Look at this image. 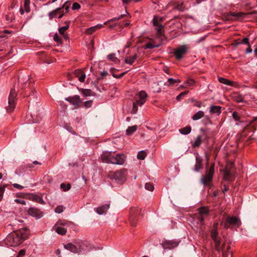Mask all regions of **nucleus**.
Wrapping results in <instances>:
<instances>
[{
  "mask_svg": "<svg viewBox=\"0 0 257 257\" xmlns=\"http://www.w3.org/2000/svg\"><path fill=\"white\" fill-rule=\"evenodd\" d=\"M76 77H78L79 80L82 82L84 81L85 79V74L81 70H76L74 73Z\"/></svg>",
  "mask_w": 257,
  "mask_h": 257,
  "instance_id": "nucleus-18",
  "label": "nucleus"
},
{
  "mask_svg": "<svg viewBox=\"0 0 257 257\" xmlns=\"http://www.w3.org/2000/svg\"><path fill=\"white\" fill-rule=\"evenodd\" d=\"M139 105V103H137V101L134 102L133 103V106L132 109V112L134 113H136L138 110V106Z\"/></svg>",
  "mask_w": 257,
  "mask_h": 257,
  "instance_id": "nucleus-44",
  "label": "nucleus"
},
{
  "mask_svg": "<svg viewBox=\"0 0 257 257\" xmlns=\"http://www.w3.org/2000/svg\"><path fill=\"white\" fill-rule=\"evenodd\" d=\"M54 40L55 42L57 43H59L60 44L62 43L61 38L57 33H56L54 36Z\"/></svg>",
  "mask_w": 257,
  "mask_h": 257,
  "instance_id": "nucleus-49",
  "label": "nucleus"
},
{
  "mask_svg": "<svg viewBox=\"0 0 257 257\" xmlns=\"http://www.w3.org/2000/svg\"><path fill=\"white\" fill-rule=\"evenodd\" d=\"M6 186H1L0 185V200L2 199V197L3 196V194L4 193L5 190Z\"/></svg>",
  "mask_w": 257,
  "mask_h": 257,
  "instance_id": "nucleus-52",
  "label": "nucleus"
},
{
  "mask_svg": "<svg viewBox=\"0 0 257 257\" xmlns=\"http://www.w3.org/2000/svg\"><path fill=\"white\" fill-rule=\"evenodd\" d=\"M188 48L185 45H182L177 48L174 52V55L177 59H181L183 56L186 53Z\"/></svg>",
  "mask_w": 257,
  "mask_h": 257,
  "instance_id": "nucleus-11",
  "label": "nucleus"
},
{
  "mask_svg": "<svg viewBox=\"0 0 257 257\" xmlns=\"http://www.w3.org/2000/svg\"><path fill=\"white\" fill-rule=\"evenodd\" d=\"M60 187L64 191H66L70 189L71 184L70 183H68L66 185L65 183H62L60 185Z\"/></svg>",
  "mask_w": 257,
  "mask_h": 257,
  "instance_id": "nucleus-37",
  "label": "nucleus"
},
{
  "mask_svg": "<svg viewBox=\"0 0 257 257\" xmlns=\"http://www.w3.org/2000/svg\"><path fill=\"white\" fill-rule=\"evenodd\" d=\"M145 49H152L155 47V46L151 43H148L145 46Z\"/></svg>",
  "mask_w": 257,
  "mask_h": 257,
  "instance_id": "nucleus-53",
  "label": "nucleus"
},
{
  "mask_svg": "<svg viewBox=\"0 0 257 257\" xmlns=\"http://www.w3.org/2000/svg\"><path fill=\"white\" fill-rule=\"evenodd\" d=\"M232 117L236 121H239L240 120V117L238 114V113L236 111H234L232 113Z\"/></svg>",
  "mask_w": 257,
  "mask_h": 257,
  "instance_id": "nucleus-48",
  "label": "nucleus"
},
{
  "mask_svg": "<svg viewBox=\"0 0 257 257\" xmlns=\"http://www.w3.org/2000/svg\"><path fill=\"white\" fill-rule=\"evenodd\" d=\"M67 224V222L66 221H59L57 222L58 225H66Z\"/></svg>",
  "mask_w": 257,
  "mask_h": 257,
  "instance_id": "nucleus-62",
  "label": "nucleus"
},
{
  "mask_svg": "<svg viewBox=\"0 0 257 257\" xmlns=\"http://www.w3.org/2000/svg\"><path fill=\"white\" fill-rule=\"evenodd\" d=\"M92 102V100L86 101L84 102V106L86 107H90L91 106Z\"/></svg>",
  "mask_w": 257,
  "mask_h": 257,
  "instance_id": "nucleus-57",
  "label": "nucleus"
},
{
  "mask_svg": "<svg viewBox=\"0 0 257 257\" xmlns=\"http://www.w3.org/2000/svg\"><path fill=\"white\" fill-rule=\"evenodd\" d=\"M82 244L83 242L81 240H79L76 242L75 244L72 243H68L64 245V248L72 252L76 253L81 252L83 249Z\"/></svg>",
  "mask_w": 257,
  "mask_h": 257,
  "instance_id": "nucleus-4",
  "label": "nucleus"
},
{
  "mask_svg": "<svg viewBox=\"0 0 257 257\" xmlns=\"http://www.w3.org/2000/svg\"><path fill=\"white\" fill-rule=\"evenodd\" d=\"M231 97L234 101L237 103L244 101L243 96L237 92L233 93L231 95Z\"/></svg>",
  "mask_w": 257,
  "mask_h": 257,
  "instance_id": "nucleus-19",
  "label": "nucleus"
},
{
  "mask_svg": "<svg viewBox=\"0 0 257 257\" xmlns=\"http://www.w3.org/2000/svg\"><path fill=\"white\" fill-rule=\"evenodd\" d=\"M80 8V5L77 3H73L72 9L73 10H79Z\"/></svg>",
  "mask_w": 257,
  "mask_h": 257,
  "instance_id": "nucleus-54",
  "label": "nucleus"
},
{
  "mask_svg": "<svg viewBox=\"0 0 257 257\" xmlns=\"http://www.w3.org/2000/svg\"><path fill=\"white\" fill-rule=\"evenodd\" d=\"M204 116V112L203 111L200 110L198 111L197 113H195L193 116L192 119L194 120H198L201 118H202Z\"/></svg>",
  "mask_w": 257,
  "mask_h": 257,
  "instance_id": "nucleus-29",
  "label": "nucleus"
},
{
  "mask_svg": "<svg viewBox=\"0 0 257 257\" xmlns=\"http://www.w3.org/2000/svg\"><path fill=\"white\" fill-rule=\"evenodd\" d=\"M109 208V204H104L100 207L95 209L96 212L99 215L105 213Z\"/></svg>",
  "mask_w": 257,
  "mask_h": 257,
  "instance_id": "nucleus-20",
  "label": "nucleus"
},
{
  "mask_svg": "<svg viewBox=\"0 0 257 257\" xmlns=\"http://www.w3.org/2000/svg\"><path fill=\"white\" fill-rule=\"evenodd\" d=\"M65 100L76 107H78L81 102V99L80 96L77 95L65 98Z\"/></svg>",
  "mask_w": 257,
  "mask_h": 257,
  "instance_id": "nucleus-13",
  "label": "nucleus"
},
{
  "mask_svg": "<svg viewBox=\"0 0 257 257\" xmlns=\"http://www.w3.org/2000/svg\"><path fill=\"white\" fill-rule=\"evenodd\" d=\"M199 213L201 215L207 216L209 212V210L206 207H202L198 209Z\"/></svg>",
  "mask_w": 257,
  "mask_h": 257,
  "instance_id": "nucleus-31",
  "label": "nucleus"
},
{
  "mask_svg": "<svg viewBox=\"0 0 257 257\" xmlns=\"http://www.w3.org/2000/svg\"><path fill=\"white\" fill-rule=\"evenodd\" d=\"M30 0H25L24 7L27 12H30Z\"/></svg>",
  "mask_w": 257,
  "mask_h": 257,
  "instance_id": "nucleus-40",
  "label": "nucleus"
},
{
  "mask_svg": "<svg viewBox=\"0 0 257 257\" xmlns=\"http://www.w3.org/2000/svg\"><path fill=\"white\" fill-rule=\"evenodd\" d=\"M14 187L16 188H17V189H22L24 188V187L21 185H19L18 184H17V183H14L13 184Z\"/></svg>",
  "mask_w": 257,
  "mask_h": 257,
  "instance_id": "nucleus-58",
  "label": "nucleus"
},
{
  "mask_svg": "<svg viewBox=\"0 0 257 257\" xmlns=\"http://www.w3.org/2000/svg\"><path fill=\"white\" fill-rule=\"evenodd\" d=\"M103 27V25L98 24L95 26L91 27L89 28L86 29V33L87 34H92L94 32H95L97 30Z\"/></svg>",
  "mask_w": 257,
  "mask_h": 257,
  "instance_id": "nucleus-23",
  "label": "nucleus"
},
{
  "mask_svg": "<svg viewBox=\"0 0 257 257\" xmlns=\"http://www.w3.org/2000/svg\"><path fill=\"white\" fill-rule=\"evenodd\" d=\"M15 202L17 203L21 204L23 205H25L26 204V201L24 200H20L19 199H16L15 200Z\"/></svg>",
  "mask_w": 257,
  "mask_h": 257,
  "instance_id": "nucleus-55",
  "label": "nucleus"
},
{
  "mask_svg": "<svg viewBox=\"0 0 257 257\" xmlns=\"http://www.w3.org/2000/svg\"><path fill=\"white\" fill-rule=\"evenodd\" d=\"M179 131L181 134L183 135H188L191 131V127L190 126H187L184 128L180 129Z\"/></svg>",
  "mask_w": 257,
  "mask_h": 257,
  "instance_id": "nucleus-30",
  "label": "nucleus"
},
{
  "mask_svg": "<svg viewBox=\"0 0 257 257\" xmlns=\"http://www.w3.org/2000/svg\"><path fill=\"white\" fill-rule=\"evenodd\" d=\"M145 188L149 191H153L154 187V186L151 183H147L145 184Z\"/></svg>",
  "mask_w": 257,
  "mask_h": 257,
  "instance_id": "nucleus-42",
  "label": "nucleus"
},
{
  "mask_svg": "<svg viewBox=\"0 0 257 257\" xmlns=\"http://www.w3.org/2000/svg\"><path fill=\"white\" fill-rule=\"evenodd\" d=\"M168 81L169 83V85H173L174 84H175L176 82H180V80L174 79L170 78L168 79Z\"/></svg>",
  "mask_w": 257,
  "mask_h": 257,
  "instance_id": "nucleus-46",
  "label": "nucleus"
},
{
  "mask_svg": "<svg viewBox=\"0 0 257 257\" xmlns=\"http://www.w3.org/2000/svg\"><path fill=\"white\" fill-rule=\"evenodd\" d=\"M126 73H127V71H125V72L120 74L118 75H113V77L116 78H121L122 76H123Z\"/></svg>",
  "mask_w": 257,
  "mask_h": 257,
  "instance_id": "nucleus-59",
  "label": "nucleus"
},
{
  "mask_svg": "<svg viewBox=\"0 0 257 257\" xmlns=\"http://www.w3.org/2000/svg\"><path fill=\"white\" fill-rule=\"evenodd\" d=\"M127 176V170L125 169H122L116 171L109 172L108 177L111 180H114L116 183L122 184L126 181Z\"/></svg>",
  "mask_w": 257,
  "mask_h": 257,
  "instance_id": "nucleus-3",
  "label": "nucleus"
},
{
  "mask_svg": "<svg viewBox=\"0 0 257 257\" xmlns=\"http://www.w3.org/2000/svg\"><path fill=\"white\" fill-rule=\"evenodd\" d=\"M197 219H198V223L199 222V223H200V229H202V226L204 225V219L203 217V215H201L199 214L197 217Z\"/></svg>",
  "mask_w": 257,
  "mask_h": 257,
  "instance_id": "nucleus-36",
  "label": "nucleus"
},
{
  "mask_svg": "<svg viewBox=\"0 0 257 257\" xmlns=\"http://www.w3.org/2000/svg\"><path fill=\"white\" fill-rule=\"evenodd\" d=\"M137 125H133L131 126H129L128 128L126 131V134L127 136H130L132 135L133 133L136 131L137 129Z\"/></svg>",
  "mask_w": 257,
  "mask_h": 257,
  "instance_id": "nucleus-32",
  "label": "nucleus"
},
{
  "mask_svg": "<svg viewBox=\"0 0 257 257\" xmlns=\"http://www.w3.org/2000/svg\"><path fill=\"white\" fill-rule=\"evenodd\" d=\"M179 242L174 240H165L162 243L164 249H172L177 246Z\"/></svg>",
  "mask_w": 257,
  "mask_h": 257,
  "instance_id": "nucleus-12",
  "label": "nucleus"
},
{
  "mask_svg": "<svg viewBox=\"0 0 257 257\" xmlns=\"http://www.w3.org/2000/svg\"><path fill=\"white\" fill-rule=\"evenodd\" d=\"M214 172V164H212L205 176L202 178V182L204 184H207L212 181Z\"/></svg>",
  "mask_w": 257,
  "mask_h": 257,
  "instance_id": "nucleus-9",
  "label": "nucleus"
},
{
  "mask_svg": "<svg viewBox=\"0 0 257 257\" xmlns=\"http://www.w3.org/2000/svg\"><path fill=\"white\" fill-rule=\"evenodd\" d=\"M229 190V188L226 185H223V188L222 189V191L223 193H225V192H227Z\"/></svg>",
  "mask_w": 257,
  "mask_h": 257,
  "instance_id": "nucleus-63",
  "label": "nucleus"
},
{
  "mask_svg": "<svg viewBox=\"0 0 257 257\" xmlns=\"http://www.w3.org/2000/svg\"><path fill=\"white\" fill-rule=\"evenodd\" d=\"M25 254V250L22 249L19 251L18 256H19V257H20L21 256H24Z\"/></svg>",
  "mask_w": 257,
  "mask_h": 257,
  "instance_id": "nucleus-61",
  "label": "nucleus"
},
{
  "mask_svg": "<svg viewBox=\"0 0 257 257\" xmlns=\"http://www.w3.org/2000/svg\"><path fill=\"white\" fill-rule=\"evenodd\" d=\"M175 8L176 9L178 10L181 11H183V10H184L183 4V3H181V4L177 3V4H176V5H175Z\"/></svg>",
  "mask_w": 257,
  "mask_h": 257,
  "instance_id": "nucleus-45",
  "label": "nucleus"
},
{
  "mask_svg": "<svg viewBox=\"0 0 257 257\" xmlns=\"http://www.w3.org/2000/svg\"><path fill=\"white\" fill-rule=\"evenodd\" d=\"M137 58V54H134L133 56H131L130 57H127L125 59V62L127 64H129L130 65L132 64L135 61V60Z\"/></svg>",
  "mask_w": 257,
  "mask_h": 257,
  "instance_id": "nucleus-28",
  "label": "nucleus"
},
{
  "mask_svg": "<svg viewBox=\"0 0 257 257\" xmlns=\"http://www.w3.org/2000/svg\"><path fill=\"white\" fill-rule=\"evenodd\" d=\"M141 209L139 207H132L130 210L129 220L131 225L135 226L138 216L141 214Z\"/></svg>",
  "mask_w": 257,
  "mask_h": 257,
  "instance_id": "nucleus-7",
  "label": "nucleus"
},
{
  "mask_svg": "<svg viewBox=\"0 0 257 257\" xmlns=\"http://www.w3.org/2000/svg\"><path fill=\"white\" fill-rule=\"evenodd\" d=\"M57 233L61 235H64L66 233L67 229L64 227L57 226L55 229Z\"/></svg>",
  "mask_w": 257,
  "mask_h": 257,
  "instance_id": "nucleus-33",
  "label": "nucleus"
},
{
  "mask_svg": "<svg viewBox=\"0 0 257 257\" xmlns=\"http://www.w3.org/2000/svg\"><path fill=\"white\" fill-rule=\"evenodd\" d=\"M27 231V228H23L10 233L5 239V243L11 246L19 245L27 238L28 234Z\"/></svg>",
  "mask_w": 257,
  "mask_h": 257,
  "instance_id": "nucleus-1",
  "label": "nucleus"
},
{
  "mask_svg": "<svg viewBox=\"0 0 257 257\" xmlns=\"http://www.w3.org/2000/svg\"><path fill=\"white\" fill-rule=\"evenodd\" d=\"M202 142V139L201 136H198L195 140L194 143L192 144V147L193 148H197L200 146Z\"/></svg>",
  "mask_w": 257,
  "mask_h": 257,
  "instance_id": "nucleus-27",
  "label": "nucleus"
},
{
  "mask_svg": "<svg viewBox=\"0 0 257 257\" xmlns=\"http://www.w3.org/2000/svg\"><path fill=\"white\" fill-rule=\"evenodd\" d=\"M79 90L82 93L84 96H95V93L93 92L91 89H79Z\"/></svg>",
  "mask_w": 257,
  "mask_h": 257,
  "instance_id": "nucleus-22",
  "label": "nucleus"
},
{
  "mask_svg": "<svg viewBox=\"0 0 257 257\" xmlns=\"http://www.w3.org/2000/svg\"><path fill=\"white\" fill-rule=\"evenodd\" d=\"M196 162L195 165L194 170L195 171H198L202 168V161L200 158L197 157L196 158Z\"/></svg>",
  "mask_w": 257,
  "mask_h": 257,
  "instance_id": "nucleus-26",
  "label": "nucleus"
},
{
  "mask_svg": "<svg viewBox=\"0 0 257 257\" xmlns=\"http://www.w3.org/2000/svg\"><path fill=\"white\" fill-rule=\"evenodd\" d=\"M61 10V8H57V9H56L54 11H53L52 12H51L49 14V17L50 18H54L56 16L57 13L58 12H59V11Z\"/></svg>",
  "mask_w": 257,
  "mask_h": 257,
  "instance_id": "nucleus-39",
  "label": "nucleus"
},
{
  "mask_svg": "<svg viewBox=\"0 0 257 257\" xmlns=\"http://www.w3.org/2000/svg\"><path fill=\"white\" fill-rule=\"evenodd\" d=\"M100 159L104 163L121 165L125 161L126 156L123 154L113 155L110 153H105L101 156Z\"/></svg>",
  "mask_w": 257,
  "mask_h": 257,
  "instance_id": "nucleus-2",
  "label": "nucleus"
},
{
  "mask_svg": "<svg viewBox=\"0 0 257 257\" xmlns=\"http://www.w3.org/2000/svg\"><path fill=\"white\" fill-rule=\"evenodd\" d=\"M241 222L239 218L236 216H228L224 223V227L228 228L232 226L238 227Z\"/></svg>",
  "mask_w": 257,
  "mask_h": 257,
  "instance_id": "nucleus-8",
  "label": "nucleus"
},
{
  "mask_svg": "<svg viewBox=\"0 0 257 257\" xmlns=\"http://www.w3.org/2000/svg\"><path fill=\"white\" fill-rule=\"evenodd\" d=\"M238 41H240V44H244L247 45H249V39L248 38H244L242 40H240L238 39Z\"/></svg>",
  "mask_w": 257,
  "mask_h": 257,
  "instance_id": "nucleus-51",
  "label": "nucleus"
},
{
  "mask_svg": "<svg viewBox=\"0 0 257 257\" xmlns=\"http://www.w3.org/2000/svg\"><path fill=\"white\" fill-rule=\"evenodd\" d=\"M108 59L110 61L116 62L118 61L117 58L115 57V55L114 53H111L107 56Z\"/></svg>",
  "mask_w": 257,
  "mask_h": 257,
  "instance_id": "nucleus-41",
  "label": "nucleus"
},
{
  "mask_svg": "<svg viewBox=\"0 0 257 257\" xmlns=\"http://www.w3.org/2000/svg\"><path fill=\"white\" fill-rule=\"evenodd\" d=\"M218 223H216L213 225V228L211 232V236L212 239L213 240L215 248L217 250L219 251L221 250V247L220 246V239L217 236L218 232H217V227Z\"/></svg>",
  "mask_w": 257,
  "mask_h": 257,
  "instance_id": "nucleus-6",
  "label": "nucleus"
},
{
  "mask_svg": "<svg viewBox=\"0 0 257 257\" xmlns=\"http://www.w3.org/2000/svg\"><path fill=\"white\" fill-rule=\"evenodd\" d=\"M70 4L69 3V2H66L64 3V4L63 5V8L65 9V13H67L68 12V10H69V6H70Z\"/></svg>",
  "mask_w": 257,
  "mask_h": 257,
  "instance_id": "nucleus-50",
  "label": "nucleus"
},
{
  "mask_svg": "<svg viewBox=\"0 0 257 257\" xmlns=\"http://www.w3.org/2000/svg\"><path fill=\"white\" fill-rule=\"evenodd\" d=\"M189 92V91H184L182 93H181L179 95H178L177 97H176V99L178 100V101H180L181 99V98L183 96H184L185 95H186V94H187Z\"/></svg>",
  "mask_w": 257,
  "mask_h": 257,
  "instance_id": "nucleus-43",
  "label": "nucleus"
},
{
  "mask_svg": "<svg viewBox=\"0 0 257 257\" xmlns=\"http://www.w3.org/2000/svg\"><path fill=\"white\" fill-rule=\"evenodd\" d=\"M194 83L195 81L193 80L190 79H188L186 82V83L188 84L189 86L193 85L194 84Z\"/></svg>",
  "mask_w": 257,
  "mask_h": 257,
  "instance_id": "nucleus-56",
  "label": "nucleus"
},
{
  "mask_svg": "<svg viewBox=\"0 0 257 257\" xmlns=\"http://www.w3.org/2000/svg\"><path fill=\"white\" fill-rule=\"evenodd\" d=\"M28 213L29 215L40 218L43 216V213L38 208L31 207L29 209Z\"/></svg>",
  "mask_w": 257,
  "mask_h": 257,
  "instance_id": "nucleus-14",
  "label": "nucleus"
},
{
  "mask_svg": "<svg viewBox=\"0 0 257 257\" xmlns=\"http://www.w3.org/2000/svg\"><path fill=\"white\" fill-rule=\"evenodd\" d=\"M17 92L15 88L11 89L9 96V106L7 108L8 112H12L15 108V101L17 99Z\"/></svg>",
  "mask_w": 257,
  "mask_h": 257,
  "instance_id": "nucleus-5",
  "label": "nucleus"
},
{
  "mask_svg": "<svg viewBox=\"0 0 257 257\" xmlns=\"http://www.w3.org/2000/svg\"><path fill=\"white\" fill-rule=\"evenodd\" d=\"M218 81L219 82L226 84L227 85L229 86H234V82L232 81H231L230 80L225 79L223 77H218Z\"/></svg>",
  "mask_w": 257,
  "mask_h": 257,
  "instance_id": "nucleus-24",
  "label": "nucleus"
},
{
  "mask_svg": "<svg viewBox=\"0 0 257 257\" xmlns=\"http://www.w3.org/2000/svg\"><path fill=\"white\" fill-rule=\"evenodd\" d=\"M28 198L33 201H35L41 204H45V202L42 199V197L36 194H29Z\"/></svg>",
  "mask_w": 257,
  "mask_h": 257,
  "instance_id": "nucleus-16",
  "label": "nucleus"
},
{
  "mask_svg": "<svg viewBox=\"0 0 257 257\" xmlns=\"http://www.w3.org/2000/svg\"><path fill=\"white\" fill-rule=\"evenodd\" d=\"M153 25L156 27L155 30L157 31V36L158 38H161L164 36L163 26L159 24L158 17L155 16L153 19Z\"/></svg>",
  "mask_w": 257,
  "mask_h": 257,
  "instance_id": "nucleus-10",
  "label": "nucleus"
},
{
  "mask_svg": "<svg viewBox=\"0 0 257 257\" xmlns=\"http://www.w3.org/2000/svg\"><path fill=\"white\" fill-rule=\"evenodd\" d=\"M244 14L242 13H231L227 15V20H229V16H233V17H242Z\"/></svg>",
  "mask_w": 257,
  "mask_h": 257,
  "instance_id": "nucleus-38",
  "label": "nucleus"
},
{
  "mask_svg": "<svg viewBox=\"0 0 257 257\" xmlns=\"http://www.w3.org/2000/svg\"><path fill=\"white\" fill-rule=\"evenodd\" d=\"M69 22L68 21H67L65 22V23L67 24L66 26H64V27H62L60 28H59V33L61 35V34H64L65 33V32L68 29H69Z\"/></svg>",
  "mask_w": 257,
  "mask_h": 257,
  "instance_id": "nucleus-34",
  "label": "nucleus"
},
{
  "mask_svg": "<svg viewBox=\"0 0 257 257\" xmlns=\"http://www.w3.org/2000/svg\"><path fill=\"white\" fill-rule=\"evenodd\" d=\"M238 40H235L234 41V43L232 44L235 47H237L238 45H239L240 44V41L238 42Z\"/></svg>",
  "mask_w": 257,
  "mask_h": 257,
  "instance_id": "nucleus-64",
  "label": "nucleus"
},
{
  "mask_svg": "<svg viewBox=\"0 0 257 257\" xmlns=\"http://www.w3.org/2000/svg\"><path fill=\"white\" fill-rule=\"evenodd\" d=\"M221 107L219 106L212 105L210 108V112L211 114L217 113L218 114L221 113Z\"/></svg>",
  "mask_w": 257,
  "mask_h": 257,
  "instance_id": "nucleus-25",
  "label": "nucleus"
},
{
  "mask_svg": "<svg viewBox=\"0 0 257 257\" xmlns=\"http://www.w3.org/2000/svg\"><path fill=\"white\" fill-rule=\"evenodd\" d=\"M147 156V153L144 151H140L137 155V158L139 160H143L145 159Z\"/></svg>",
  "mask_w": 257,
  "mask_h": 257,
  "instance_id": "nucleus-35",
  "label": "nucleus"
},
{
  "mask_svg": "<svg viewBox=\"0 0 257 257\" xmlns=\"http://www.w3.org/2000/svg\"><path fill=\"white\" fill-rule=\"evenodd\" d=\"M55 211L57 213H61L63 211V206L62 205L58 206L55 209Z\"/></svg>",
  "mask_w": 257,
  "mask_h": 257,
  "instance_id": "nucleus-47",
  "label": "nucleus"
},
{
  "mask_svg": "<svg viewBox=\"0 0 257 257\" xmlns=\"http://www.w3.org/2000/svg\"><path fill=\"white\" fill-rule=\"evenodd\" d=\"M233 166V163L228 165L227 168L224 171L223 179L225 180H229L230 178V171L228 169H230Z\"/></svg>",
  "mask_w": 257,
  "mask_h": 257,
  "instance_id": "nucleus-21",
  "label": "nucleus"
},
{
  "mask_svg": "<svg viewBox=\"0 0 257 257\" xmlns=\"http://www.w3.org/2000/svg\"><path fill=\"white\" fill-rule=\"evenodd\" d=\"M124 16V15H121L117 18H114L111 19L110 20H109V21L113 22L115 21L119 20L120 19H121Z\"/></svg>",
  "mask_w": 257,
  "mask_h": 257,
  "instance_id": "nucleus-60",
  "label": "nucleus"
},
{
  "mask_svg": "<svg viewBox=\"0 0 257 257\" xmlns=\"http://www.w3.org/2000/svg\"><path fill=\"white\" fill-rule=\"evenodd\" d=\"M138 96L139 99L137 100V103H139V105L142 106L146 101V98L148 97V95L146 91L142 90L138 93Z\"/></svg>",
  "mask_w": 257,
  "mask_h": 257,
  "instance_id": "nucleus-15",
  "label": "nucleus"
},
{
  "mask_svg": "<svg viewBox=\"0 0 257 257\" xmlns=\"http://www.w3.org/2000/svg\"><path fill=\"white\" fill-rule=\"evenodd\" d=\"M19 81L23 84L22 88H26V86L28 85V87H31V82L29 81V76L26 75L25 76H22L19 78Z\"/></svg>",
  "mask_w": 257,
  "mask_h": 257,
  "instance_id": "nucleus-17",
  "label": "nucleus"
}]
</instances>
